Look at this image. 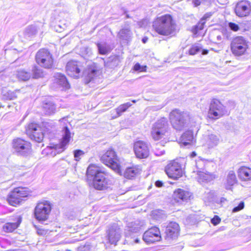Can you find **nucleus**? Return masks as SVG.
<instances>
[{
  "label": "nucleus",
  "mask_w": 251,
  "mask_h": 251,
  "mask_svg": "<svg viewBox=\"0 0 251 251\" xmlns=\"http://www.w3.org/2000/svg\"><path fill=\"white\" fill-rule=\"evenodd\" d=\"M196 174L197 176L196 177V178L200 183L210 182L216 177V176L214 174L208 172L206 171H199L197 172Z\"/></svg>",
  "instance_id": "obj_22"
},
{
  "label": "nucleus",
  "mask_w": 251,
  "mask_h": 251,
  "mask_svg": "<svg viewBox=\"0 0 251 251\" xmlns=\"http://www.w3.org/2000/svg\"><path fill=\"white\" fill-rule=\"evenodd\" d=\"M26 133L29 138L37 142H41L44 134L40 126L36 124L30 123L26 127Z\"/></svg>",
  "instance_id": "obj_12"
},
{
  "label": "nucleus",
  "mask_w": 251,
  "mask_h": 251,
  "mask_svg": "<svg viewBox=\"0 0 251 251\" xmlns=\"http://www.w3.org/2000/svg\"><path fill=\"white\" fill-rule=\"evenodd\" d=\"M13 148L18 154L26 155L31 151V144L29 142L21 138L14 139L13 142Z\"/></svg>",
  "instance_id": "obj_14"
},
{
  "label": "nucleus",
  "mask_w": 251,
  "mask_h": 251,
  "mask_svg": "<svg viewBox=\"0 0 251 251\" xmlns=\"http://www.w3.org/2000/svg\"><path fill=\"white\" fill-rule=\"evenodd\" d=\"M170 122L173 127L176 130H181L186 127L189 123L191 126H196L197 131L199 130V122L198 118H192L188 112L181 111L178 109L172 110L169 114Z\"/></svg>",
  "instance_id": "obj_2"
},
{
  "label": "nucleus",
  "mask_w": 251,
  "mask_h": 251,
  "mask_svg": "<svg viewBox=\"0 0 251 251\" xmlns=\"http://www.w3.org/2000/svg\"><path fill=\"white\" fill-rule=\"evenodd\" d=\"M161 236L158 227L153 226L146 231L143 235V240L147 244L160 241Z\"/></svg>",
  "instance_id": "obj_15"
},
{
  "label": "nucleus",
  "mask_w": 251,
  "mask_h": 251,
  "mask_svg": "<svg viewBox=\"0 0 251 251\" xmlns=\"http://www.w3.org/2000/svg\"><path fill=\"white\" fill-rule=\"evenodd\" d=\"M21 223V220L19 219L15 223H8L5 224L3 227L4 231L7 232H11L16 229Z\"/></svg>",
  "instance_id": "obj_32"
},
{
  "label": "nucleus",
  "mask_w": 251,
  "mask_h": 251,
  "mask_svg": "<svg viewBox=\"0 0 251 251\" xmlns=\"http://www.w3.org/2000/svg\"><path fill=\"white\" fill-rule=\"evenodd\" d=\"M165 171L168 177L174 179H177L183 174L182 166L176 160L171 161L166 166Z\"/></svg>",
  "instance_id": "obj_11"
},
{
  "label": "nucleus",
  "mask_w": 251,
  "mask_h": 251,
  "mask_svg": "<svg viewBox=\"0 0 251 251\" xmlns=\"http://www.w3.org/2000/svg\"><path fill=\"white\" fill-rule=\"evenodd\" d=\"M33 72V77L34 78H38L40 77H43L44 75V73L42 69L39 68L37 66H34L32 69Z\"/></svg>",
  "instance_id": "obj_38"
},
{
  "label": "nucleus",
  "mask_w": 251,
  "mask_h": 251,
  "mask_svg": "<svg viewBox=\"0 0 251 251\" xmlns=\"http://www.w3.org/2000/svg\"><path fill=\"white\" fill-rule=\"evenodd\" d=\"M215 193L213 190H207L202 195V199L206 205H209L214 200Z\"/></svg>",
  "instance_id": "obj_30"
},
{
  "label": "nucleus",
  "mask_w": 251,
  "mask_h": 251,
  "mask_svg": "<svg viewBox=\"0 0 251 251\" xmlns=\"http://www.w3.org/2000/svg\"><path fill=\"white\" fill-rule=\"evenodd\" d=\"M217 38H218V39H221V37H220V36H217Z\"/></svg>",
  "instance_id": "obj_59"
},
{
  "label": "nucleus",
  "mask_w": 251,
  "mask_h": 251,
  "mask_svg": "<svg viewBox=\"0 0 251 251\" xmlns=\"http://www.w3.org/2000/svg\"><path fill=\"white\" fill-rule=\"evenodd\" d=\"M29 195L26 188L18 187L15 188L9 194L8 198L9 203L14 206L20 204Z\"/></svg>",
  "instance_id": "obj_8"
},
{
  "label": "nucleus",
  "mask_w": 251,
  "mask_h": 251,
  "mask_svg": "<svg viewBox=\"0 0 251 251\" xmlns=\"http://www.w3.org/2000/svg\"><path fill=\"white\" fill-rule=\"evenodd\" d=\"M54 84L62 90H66L70 88V84L66 76L60 73H57L54 76Z\"/></svg>",
  "instance_id": "obj_23"
},
{
  "label": "nucleus",
  "mask_w": 251,
  "mask_h": 251,
  "mask_svg": "<svg viewBox=\"0 0 251 251\" xmlns=\"http://www.w3.org/2000/svg\"><path fill=\"white\" fill-rule=\"evenodd\" d=\"M164 151H161V154H163L164 153Z\"/></svg>",
  "instance_id": "obj_62"
},
{
  "label": "nucleus",
  "mask_w": 251,
  "mask_h": 251,
  "mask_svg": "<svg viewBox=\"0 0 251 251\" xmlns=\"http://www.w3.org/2000/svg\"><path fill=\"white\" fill-rule=\"evenodd\" d=\"M132 102H134V103H135V102H136V101H135V100H132Z\"/></svg>",
  "instance_id": "obj_60"
},
{
  "label": "nucleus",
  "mask_w": 251,
  "mask_h": 251,
  "mask_svg": "<svg viewBox=\"0 0 251 251\" xmlns=\"http://www.w3.org/2000/svg\"><path fill=\"white\" fill-rule=\"evenodd\" d=\"M62 139L59 144L50 145L42 151V154L54 156L57 154L63 151L65 149L66 146L68 144L71 138V132L66 126L64 127L63 130Z\"/></svg>",
  "instance_id": "obj_4"
},
{
  "label": "nucleus",
  "mask_w": 251,
  "mask_h": 251,
  "mask_svg": "<svg viewBox=\"0 0 251 251\" xmlns=\"http://www.w3.org/2000/svg\"><path fill=\"white\" fill-rule=\"evenodd\" d=\"M86 173L88 178L92 180L93 186L97 190H105L112 183L111 176L97 165L90 164Z\"/></svg>",
  "instance_id": "obj_1"
},
{
  "label": "nucleus",
  "mask_w": 251,
  "mask_h": 251,
  "mask_svg": "<svg viewBox=\"0 0 251 251\" xmlns=\"http://www.w3.org/2000/svg\"><path fill=\"white\" fill-rule=\"evenodd\" d=\"M43 109L45 114L51 115L55 113L56 106L53 102H49L44 104Z\"/></svg>",
  "instance_id": "obj_31"
},
{
  "label": "nucleus",
  "mask_w": 251,
  "mask_h": 251,
  "mask_svg": "<svg viewBox=\"0 0 251 251\" xmlns=\"http://www.w3.org/2000/svg\"><path fill=\"white\" fill-rule=\"evenodd\" d=\"M134 151L136 157L140 159L146 158L150 153L148 144L142 141L134 143Z\"/></svg>",
  "instance_id": "obj_17"
},
{
  "label": "nucleus",
  "mask_w": 251,
  "mask_h": 251,
  "mask_svg": "<svg viewBox=\"0 0 251 251\" xmlns=\"http://www.w3.org/2000/svg\"><path fill=\"white\" fill-rule=\"evenodd\" d=\"M147 38H143V39H142V41H143V42L144 43H145L147 42Z\"/></svg>",
  "instance_id": "obj_58"
},
{
  "label": "nucleus",
  "mask_w": 251,
  "mask_h": 251,
  "mask_svg": "<svg viewBox=\"0 0 251 251\" xmlns=\"http://www.w3.org/2000/svg\"><path fill=\"white\" fill-rule=\"evenodd\" d=\"M168 122L166 118H161L152 126L151 135L154 140H159L163 138L168 129Z\"/></svg>",
  "instance_id": "obj_6"
},
{
  "label": "nucleus",
  "mask_w": 251,
  "mask_h": 251,
  "mask_svg": "<svg viewBox=\"0 0 251 251\" xmlns=\"http://www.w3.org/2000/svg\"><path fill=\"white\" fill-rule=\"evenodd\" d=\"M35 59L37 63L42 67L50 69L53 66V59L52 55L48 50H40L36 53Z\"/></svg>",
  "instance_id": "obj_9"
},
{
  "label": "nucleus",
  "mask_w": 251,
  "mask_h": 251,
  "mask_svg": "<svg viewBox=\"0 0 251 251\" xmlns=\"http://www.w3.org/2000/svg\"><path fill=\"white\" fill-rule=\"evenodd\" d=\"M131 105V104L129 102H126V103L120 105L118 108L116 109L117 116H120L122 113L126 111V109Z\"/></svg>",
  "instance_id": "obj_37"
},
{
  "label": "nucleus",
  "mask_w": 251,
  "mask_h": 251,
  "mask_svg": "<svg viewBox=\"0 0 251 251\" xmlns=\"http://www.w3.org/2000/svg\"><path fill=\"white\" fill-rule=\"evenodd\" d=\"M251 11V3L248 0H241L237 2L235 8L237 16L244 17L249 15Z\"/></svg>",
  "instance_id": "obj_18"
},
{
  "label": "nucleus",
  "mask_w": 251,
  "mask_h": 251,
  "mask_svg": "<svg viewBox=\"0 0 251 251\" xmlns=\"http://www.w3.org/2000/svg\"><path fill=\"white\" fill-rule=\"evenodd\" d=\"M84 154V152L81 150H76L74 151V157L76 161H78L80 159V156Z\"/></svg>",
  "instance_id": "obj_45"
},
{
  "label": "nucleus",
  "mask_w": 251,
  "mask_h": 251,
  "mask_svg": "<svg viewBox=\"0 0 251 251\" xmlns=\"http://www.w3.org/2000/svg\"><path fill=\"white\" fill-rule=\"evenodd\" d=\"M237 182V179L235 172L229 171L226 176V182L225 183V187L226 190H231L232 187Z\"/></svg>",
  "instance_id": "obj_26"
},
{
  "label": "nucleus",
  "mask_w": 251,
  "mask_h": 251,
  "mask_svg": "<svg viewBox=\"0 0 251 251\" xmlns=\"http://www.w3.org/2000/svg\"><path fill=\"white\" fill-rule=\"evenodd\" d=\"M97 46L99 53L102 55H105L109 53L112 50V48L109 44L104 42L98 43L97 44Z\"/></svg>",
  "instance_id": "obj_29"
},
{
  "label": "nucleus",
  "mask_w": 251,
  "mask_h": 251,
  "mask_svg": "<svg viewBox=\"0 0 251 251\" xmlns=\"http://www.w3.org/2000/svg\"><path fill=\"white\" fill-rule=\"evenodd\" d=\"M121 229L116 224L111 226L107 231L106 238L111 244L116 245L121 237Z\"/></svg>",
  "instance_id": "obj_16"
},
{
  "label": "nucleus",
  "mask_w": 251,
  "mask_h": 251,
  "mask_svg": "<svg viewBox=\"0 0 251 251\" xmlns=\"http://www.w3.org/2000/svg\"><path fill=\"white\" fill-rule=\"evenodd\" d=\"M203 0H193V3L195 6L200 5L203 1Z\"/></svg>",
  "instance_id": "obj_50"
},
{
  "label": "nucleus",
  "mask_w": 251,
  "mask_h": 251,
  "mask_svg": "<svg viewBox=\"0 0 251 251\" xmlns=\"http://www.w3.org/2000/svg\"><path fill=\"white\" fill-rule=\"evenodd\" d=\"M201 47L199 46L198 45H194L192 46L191 49L189 50V54L190 55H195L197 54L198 52L200 51L201 50Z\"/></svg>",
  "instance_id": "obj_40"
},
{
  "label": "nucleus",
  "mask_w": 251,
  "mask_h": 251,
  "mask_svg": "<svg viewBox=\"0 0 251 251\" xmlns=\"http://www.w3.org/2000/svg\"><path fill=\"white\" fill-rule=\"evenodd\" d=\"M26 32L29 35L35 34L37 32V27L35 25H31L26 29Z\"/></svg>",
  "instance_id": "obj_43"
},
{
  "label": "nucleus",
  "mask_w": 251,
  "mask_h": 251,
  "mask_svg": "<svg viewBox=\"0 0 251 251\" xmlns=\"http://www.w3.org/2000/svg\"><path fill=\"white\" fill-rule=\"evenodd\" d=\"M92 247L89 243H86L84 245H81L78 248V251H91Z\"/></svg>",
  "instance_id": "obj_42"
},
{
  "label": "nucleus",
  "mask_w": 251,
  "mask_h": 251,
  "mask_svg": "<svg viewBox=\"0 0 251 251\" xmlns=\"http://www.w3.org/2000/svg\"><path fill=\"white\" fill-rule=\"evenodd\" d=\"M249 47V42L242 36H237L233 38L230 45L231 52L236 56L244 55Z\"/></svg>",
  "instance_id": "obj_5"
},
{
  "label": "nucleus",
  "mask_w": 251,
  "mask_h": 251,
  "mask_svg": "<svg viewBox=\"0 0 251 251\" xmlns=\"http://www.w3.org/2000/svg\"><path fill=\"white\" fill-rule=\"evenodd\" d=\"M146 67H143L139 63H136L134 66V70L135 71L143 72L145 71Z\"/></svg>",
  "instance_id": "obj_47"
},
{
  "label": "nucleus",
  "mask_w": 251,
  "mask_h": 251,
  "mask_svg": "<svg viewBox=\"0 0 251 251\" xmlns=\"http://www.w3.org/2000/svg\"><path fill=\"white\" fill-rule=\"evenodd\" d=\"M16 76L20 80L26 81L30 78L31 75L24 70H20L17 71Z\"/></svg>",
  "instance_id": "obj_34"
},
{
  "label": "nucleus",
  "mask_w": 251,
  "mask_h": 251,
  "mask_svg": "<svg viewBox=\"0 0 251 251\" xmlns=\"http://www.w3.org/2000/svg\"><path fill=\"white\" fill-rule=\"evenodd\" d=\"M50 202L44 201L38 202L34 209L35 218L39 221L46 220L51 211Z\"/></svg>",
  "instance_id": "obj_10"
},
{
  "label": "nucleus",
  "mask_w": 251,
  "mask_h": 251,
  "mask_svg": "<svg viewBox=\"0 0 251 251\" xmlns=\"http://www.w3.org/2000/svg\"><path fill=\"white\" fill-rule=\"evenodd\" d=\"M78 63L75 61H70L68 62L66 67L67 74L71 77L78 78L80 75V70Z\"/></svg>",
  "instance_id": "obj_20"
},
{
  "label": "nucleus",
  "mask_w": 251,
  "mask_h": 251,
  "mask_svg": "<svg viewBox=\"0 0 251 251\" xmlns=\"http://www.w3.org/2000/svg\"><path fill=\"white\" fill-rule=\"evenodd\" d=\"M140 240L138 238L135 239V240H134V242L135 243H139L140 242Z\"/></svg>",
  "instance_id": "obj_57"
},
{
  "label": "nucleus",
  "mask_w": 251,
  "mask_h": 251,
  "mask_svg": "<svg viewBox=\"0 0 251 251\" xmlns=\"http://www.w3.org/2000/svg\"><path fill=\"white\" fill-rule=\"evenodd\" d=\"M219 142L220 138L219 136L214 134L204 135L202 139L203 146L208 149L216 147L219 144Z\"/></svg>",
  "instance_id": "obj_21"
},
{
  "label": "nucleus",
  "mask_w": 251,
  "mask_h": 251,
  "mask_svg": "<svg viewBox=\"0 0 251 251\" xmlns=\"http://www.w3.org/2000/svg\"><path fill=\"white\" fill-rule=\"evenodd\" d=\"M221 221V219L219 216L215 215L214 217L211 220V222L212 224L216 226Z\"/></svg>",
  "instance_id": "obj_48"
},
{
  "label": "nucleus",
  "mask_w": 251,
  "mask_h": 251,
  "mask_svg": "<svg viewBox=\"0 0 251 251\" xmlns=\"http://www.w3.org/2000/svg\"><path fill=\"white\" fill-rule=\"evenodd\" d=\"M211 16V14L210 13H206L205 14H204V15L203 16V17L201 19H203L204 21L205 22L206 20L207 19H209Z\"/></svg>",
  "instance_id": "obj_52"
},
{
  "label": "nucleus",
  "mask_w": 251,
  "mask_h": 251,
  "mask_svg": "<svg viewBox=\"0 0 251 251\" xmlns=\"http://www.w3.org/2000/svg\"><path fill=\"white\" fill-rule=\"evenodd\" d=\"M192 193L187 190L178 189L174 192V197L175 199H179L183 201H186L192 197Z\"/></svg>",
  "instance_id": "obj_27"
},
{
  "label": "nucleus",
  "mask_w": 251,
  "mask_h": 251,
  "mask_svg": "<svg viewBox=\"0 0 251 251\" xmlns=\"http://www.w3.org/2000/svg\"><path fill=\"white\" fill-rule=\"evenodd\" d=\"M7 93H8V95H9L8 97L9 99L13 100L16 98L15 94L13 92L9 91Z\"/></svg>",
  "instance_id": "obj_51"
},
{
  "label": "nucleus",
  "mask_w": 251,
  "mask_h": 251,
  "mask_svg": "<svg viewBox=\"0 0 251 251\" xmlns=\"http://www.w3.org/2000/svg\"><path fill=\"white\" fill-rule=\"evenodd\" d=\"M101 161L116 172H119L120 165L115 151L112 150L107 151L100 157Z\"/></svg>",
  "instance_id": "obj_7"
},
{
  "label": "nucleus",
  "mask_w": 251,
  "mask_h": 251,
  "mask_svg": "<svg viewBox=\"0 0 251 251\" xmlns=\"http://www.w3.org/2000/svg\"><path fill=\"white\" fill-rule=\"evenodd\" d=\"M152 28L159 34L168 36L175 34L176 25L172 16L166 14L157 17L153 21Z\"/></svg>",
  "instance_id": "obj_3"
},
{
  "label": "nucleus",
  "mask_w": 251,
  "mask_h": 251,
  "mask_svg": "<svg viewBox=\"0 0 251 251\" xmlns=\"http://www.w3.org/2000/svg\"><path fill=\"white\" fill-rule=\"evenodd\" d=\"M208 53V50H202V54H203V55H205V54H207Z\"/></svg>",
  "instance_id": "obj_55"
},
{
  "label": "nucleus",
  "mask_w": 251,
  "mask_h": 251,
  "mask_svg": "<svg viewBox=\"0 0 251 251\" xmlns=\"http://www.w3.org/2000/svg\"><path fill=\"white\" fill-rule=\"evenodd\" d=\"M148 21L147 20H144L138 23V25L141 27H145L146 25H147Z\"/></svg>",
  "instance_id": "obj_49"
},
{
  "label": "nucleus",
  "mask_w": 251,
  "mask_h": 251,
  "mask_svg": "<svg viewBox=\"0 0 251 251\" xmlns=\"http://www.w3.org/2000/svg\"><path fill=\"white\" fill-rule=\"evenodd\" d=\"M155 185L157 187H161L163 186V182L161 181L157 180L155 182Z\"/></svg>",
  "instance_id": "obj_53"
},
{
  "label": "nucleus",
  "mask_w": 251,
  "mask_h": 251,
  "mask_svg": "<svg viewBox=\"0 0 251 251\" xmlns=\"http://www.w3.org/2000/svg\"><path fill=\"white\" fill-rule=\"evenodd\" d=\"M196 153L194 151L192 152L191 154V157H194L196 156Z\"/></svg>",
  "instance_id": "obj_56"
},
{
  "label": "nucleus",
  "mask_w": 251,
  "mask_h": 251,
  "mask_svg": "<svg viewBox=\"0 0 251 251\" xmlns=\"http://www.w3.org/2000/svg\"><path fill=\"white\" fill-rule=\"evenodd\" d=\"M131 32L128 27L122 29L118 33V37L122 40H128L131 37Z\"/></svg>",
  "instance_id": "obj_33"
},
{
  "label": "nucleus",
  "mask_w": 251,
  "mask_h": 251,
  "mask_svg": "<svg viewBox=\"0 0 251 251\" xmlns=\"http://www.w3.org/2000/svg\"><path fill=\"white\" fill-rule=\"evenodd\" d=\"M228 27L231 30L233 31H237L239 29V25L234 23L230 22L228 24Z\"/></svg>",
  "instance_id": "obj_44"
},
{
  "label": "nucleus",
  "mask_w": 251,
  "mask_h": 251,
  "mask_svg": "<svg viewBox=\"0 0 251 251\" xmlns=\"http://www.w3.org/2000/svg\"><path fill=\"white\" fill-rule=\"evenodd\" d=\"M205 22L203 19H201L200 22L196 25L193 28V32L197 34L199 31L202 30L203 28Z\"/></svg>",
  "instance_id": "obj_39"
},
{
  "label": "nucleus",
  "mask_w": 251,
  "mask_h": 251,
  "mask_svg": "<svg viewBox=\"0 0 251 251\" xmlns=\"http://www.w3.org/2000/svg\"><path fill=\"white\" fill-rule=\"evenodd\" d=\"M244 207V203L243 201L240 202L237 206L235 207L233 210V212H237L242 209H243Z\"/></svg>",
  "instance_id": "obj_46"
},
{
  "label": "nucleus",
  "mask_w": 251,
  "mask_h": 251,
  "mask_svg": "<svg viewBox=\"0 0 251 251\" xmlns=\"http://www.w3.org/2000/svg\"><path fill=\"white\" fill-rule=\"evenodd\" d=\"M237 174L240 180L245 181L251 180V168L241 166L238 169Z\"/></svg>",
  "instance_id": "obj_24"
},
{
  "label": "nucleus",
  "mask_w": 251,
  "mask_h": 251,
  "mask_svg": "<svg viewBox=\"0 0 251 251\" xmlns=\"http://www.w3.org/2000/svg\"><path fill=\"white\" fill-rule=\"evenodd\" d=\"M207 162L201 159H199L196 161V170L194 171V173H197L198 171H206L205 169V167L206 166Z\"/></svg>",
  "instance_id": "obj_35"
},
{
  "label": "nucleus",
  "mask_w": 251,
  "mask_h": 251,
  "mask_svg": "<svg viewBox=\"0 0 251 251\" xmlns=\"http://www.w3.org/2000/svg\"><path fill=\"white\" fill-rule=\"evenodd\" d=\"M98 71L95 69H89L86 72V81L87 83H89L93 80L96 77Z\"/></svg>",
  "instance_id": "obj_36"
},
{
  "label": "nucleus",
  "mask_w": 251,
  "mask_h": 251,
  "mask_svg": "<svg viewBox=\"0 0 251 251\" xmlns=\"http://www.w3.org/2000/svg\"><path fill=\"white\" fill-rule=\"evenodd\" d=\"M225 113V108L221 102L217 100L213 99L210 105L208 112V116L210 118L217 119L222 117Z\"/></svg>",
  "instance_id": "obj_13"
},
{
  "label": "nucleus",
  "mask_w": 251,
  "mask_h": 251,
  "mask_svg": "<svg viewBox=\"0 0 251 251\" xmlns=\"http://www.w3.org/2000/svg\"><path fill=\"white\" fill-rule=\"evenodd\" d=\"M226 201V200L225 198H221L220 200V204H222L223 203L225 202V201Z\"/></svg>",
  "instance_id": "obj_54"
},
{
  "label": "nucleus",
  "mask_w": 251,
  "mask_h": 251,
  "mask_svg": "<svg viewBox=\"0 0 251 251\" xmlns=\"http://www.w3.org/2000/svg\"><path fill=\"white\" fill-rule=\"evenodd\" d=\"M194 140L193 131L187 130L185 132L179 139V143L181 146H186L193 143Z\"/></svg>",
  "instance_id": "obj_25"
},
{
  "label": "nucleus",
  "mask_w": 251,
  "mask_h": 251,
  "mask_svg": "<svg viewBox=\"0 0 251 251\" xmlns=\"http://www.w3.org/2000/svg\"><path fill=\"white\" fill-rule=\"evenodd\" d=\"M135 223H131L128 226V231L132 233H137L139 231L141 227L139 226H134Z\"/></svg>",
  "instance_id": "obj_41"
},
{
  "label": "nucleus",
  "mask_w": 251,
  "mask_h": 251,
  "mask_svg": "<svg viewBox=\"0 0 251 251\" xmlns=\"http://www.w3.org/2000/svg\"><path fill=\"white\" fill-rule=\"evenodd\" d=\"M155 154H156V155H160V154H158V153H155Z\"/></svg>",
  "instance_id": "obj_61"
},
{
  "label": "nucleus",
  "mask_w": 251,
  "mask_h": 251,
  "mask_svg": "<svg viewBox=\"0 0 251 251\" xmlns=\"http://www.w3.org/2000/svg\"><path fill=\"white\" fill-rule=\"evenodd\" d=\"M141 171L139 166L135 165L128 167L124 173V176L128 179H131L139 174Z\"/></svg>",
  "instance_id": "obj_28"
},
{
  "label": "nucleus",
  "mask_w": 251,
  "mask_h": 251,
  "mask_svg": "<svg viewBox=\"0 0 251 251\" xmlns=\"http://www.w3.org/2000/svg\"><path fill=\"white\" fill-rule=\"evenodd\" d=\"M180 228L176 222H170L167 226L165 230V238L167 240L175 239L179 234Z\"/></svg>",
  "instance_id": "obj_19"
}]
</instances>
